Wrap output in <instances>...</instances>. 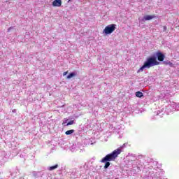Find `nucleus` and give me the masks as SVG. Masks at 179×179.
I'll return each mask as SVG.
<instances>
[{
  "instance_id": "nucleus-7",
  "label": "nucleus",
  "mask_w": 179,
  "mask_h": 179,
  "mask_svg": "<svg viewBox=\"0 0 179 179\" xmlns=\"http://www.w3.org/2000/svg\"><path fill=\"white\" fill-rule=\"evenodd\" d=\"M136 96L139 97V99H142V97H143V93H142V92L138 91L136 92Z\"/></svg>"
},
{
  "instance_id": "nucleus-16",
  "label": "nucleus",
  "mask_w": 179,
  "mask_h": 179,
  "mask_svg": "<svg viewBox=\"0 0 179 179\" xmlns=\"http://www.w3.org/2000/svg\"><path fill=\"white\" fill-rule=\"evenodd\" d=\"M69 1H71V0H69Z\"/></svg>"
},
{
  "instance_id": "nucleus-15",
  "label": "nucleus",
  "mask_w": 179,
  "mask_h": 179,
  "mask_svg": "<svg viewBox=\"0 0 179 179\" xmlns=\"http://www.w3.org/2000/svg\"><path fill=\"white\" fill-rule=\"evenodd\" d=\"M166 30H167V27H164V31H166Z\"/></svg>"
},
{
  "instance_id": "nucleus-1",
  "label": "nucleus",
  "mask_w": 179,
  "mask_h": 179,
  "mask_svg": "<svg viewBox=\"0 0 179 179\" xmlns=\"http://www.w3.org/2000/svg\"><path fill=\"white\" fill-rule=\"evenodd\" d=\"M121 152H122L121 148H117L102 158L101 163H105V169H107L108 167H110V165L111 164L110 162H114V160L118 157V155H121Z\"/></svg>"
},
{
  "instance_id": "nucleus-4",
  "label": "nucleus",
  "mask_w": 179,
  "mask_h": 179,
  "mask_svg": "<svg viewBox=\"0 0 179 179\" xmlns=\"http://www.w3.org/2000/svg\"><path fill=\"white\" fill-rule=\"evenodd\" d=\"M156 55L157 57L158 61H159L160 62H163V61H164L165 56L163 53L158 52H157Z\"/></svg>"
},
{
  "instance_id": "nucleus-2",
  "label": "nucleus",
  "mask_w": 179,
  "mask_h": 179,
  "mask_svg": "<svg viewBox=\"0 0 179 179\" xmlns=\"http://www.w3.org/2000/svg\"><path fill=\"white\" fill-rule=\"evenodd\" d=\"M159 64V63L157 62V59L155 57H148L144 62V64L138 70L137 72L138 73H139V72H143V69L145 68H152V66H155Z\"/></svg>"
},
{
  "instance_id": "nucleus-10",
  "label": "nucleus",
  "mask_w": 179,
  "mask_h": 179,
  "mask_svg": "<svg viewBox=\"0 0 179 179\" xmlns=\"http://www.w3.org/2000/svg\"><path fill=\"white\" fill-rule=\"evenodd\" d=\"M73 132H75L74 129H71V130H68L65 132V134L66 135H72V134H73Z\"/></svg>"
},
{
  "instance_id": "nucleus-12",
  "label": "nucleus",
  "mask_w": 179,
  "mask_h": 179,
  "mask_svg": "<svg viewBox=\"0 0 179 179\" xmlns=\"http://www.w3.org/2000/svg\"><path fill=\"white\" fill-rule=\"evenodd\" d=\"M164 64H166V65H169V66H170L171 67L174 66L173 63H171V62H169L168 63H166V62H164Z\"/></svg>"
},
{
  "instance_id": "nucleus-8",
  "label": "nucleus",
  "mask_w": 179,
  "mask_h": 179,
  "mask_svg": "<svg viewBox=\"0 0 179 179\" xmlns=\"http://www.w3.org/2000/svg\"><path fill=\"white\" fill-rule=\"evenodd\" d=\"M74 76H76V73H75V72L71 73L67 76V79H71V78H73Z\"/></svg>"
},
{
  "instance_id": "nucleus-13",
  "label": "nucleus",
  "mask_w": 179,
  "mask_h": 179,
  "mask_svg": "<svg viewBox=\"0 0 179 179\" xmlns=\"http://www.w3.org/2000/svg\"><path fill=\"white\" fill-rule=\"evenodd\" d=\"M66 75H68V71H66V72L63 73V76H66Z\"/></svg>"
},
{
  "instance_id": "nucleus-14",
  "label": "nucleus",
  "mask_w": 179,
  "mask_h": 179,
  "mask_svg": "<svg viewBox=\"0 0 179 179\" xmlns=\"http://www.w3.org/2000/svg\"><path fill=\"white\" fill-rule=\"evenodd\" d=\"M12 29H13V27H10V28H8V31H10V30H12Z\"/></svg>"
},
{
  "instance_id": "nucleus-3",
  "label": "nucleus",
  "mask_w": 179,
  "mask_h": 179,
  "mask_svg": "<svg viewBox=\"0 0 179 179\" xmlns=\"http://www.w3.org/2000/svg\"><path fill=\"white\" fill-rule=\"evenodd\" d=\"M115 26L116 25L115 24L106 26L103 29V33H105V34H111V33L115 31Z\"/></svg>"
},
{
  "instance_id": "nucleus-6",
  "label": "nucleus",
  "mask_w": 179,
  "mask_h": 179,
  "mask_svg": "<svg viewBox=\"0 0 179 179\" xmlns=\"http://www.w3.org/2000/svg\"><path fill=\"white\" fill-rule=\"evenodd\" d=\"M156 18V15H145L143 17L144 20H152V19Z\"/></svg>"
},
{
  "instance_id": "nucleus-5",
  "label": "nucleus",
  "mask_w": 179,
  "mask_h": 179,
  "mask_svg": "<svg viewBox=\"0 0 179 179\" xmlns=\"http://www.w3.org/2000/svg\"><path fill=\"white\" fill-rule=\"evenodd\" d=\"M52 6L59 8L62 5V0H55L52 3Z\"/></svg>"
},
{
  "instance_id": "nucleus-11",
  "label": "nucleus",
  "mask_w": 179,
  "mask_h": 179,
  "mask_svg": "<svg viewBox=\"0 0 179 179\" xmlns=\"http://www.w3.org/2000/svg\"><path fill=\"white\" fill-rule=\"evenodd\" d=\"M75 124V120H71L66 124V127H69V125H73Z\"/></svg>"
},
{
  "instance_id": "nucleus-9",
  "label": "nucleus",
  "mask_w": 179,
  "mask_h": 179,
  "mask_svg": "<svg viewBox=\"0 0 179 179\" xmlns=\"http://www.w3.org/2000/svg\"><path fill=\"white\" fill-rule=\"evenodd\" d=\"M55 169H58V164L49 167L48 170L52 171V170H55Z\"/></svg>"
}]
</instances>
